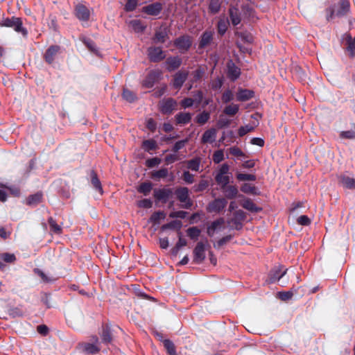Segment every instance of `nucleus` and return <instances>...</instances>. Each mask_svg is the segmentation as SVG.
Wrapping results in <instances>:
<instances>
[{
	"label": "nucleus",
	"instance_id": "ea45409f",
	"mask_svg": "<svg viewBox=\"0 0 355 355\" xmlns=\"http://www.w3.org/2000/svg\"><path fill=\"white\" fill-rule=\"evenodd\" d=\"M182 226V223L180 220H173L169 223L165 224L162 226V230H167V229H176L178 230H180Z\"/></svg>",
	"mask_w": 355,
	"mask_h": 355
},
{
	"label": "nucleus",
	"instance_id": "7ed1b4c3",
	"mask_svg": "<svg viewBox=\"0 0 355 355\" xmlns=\"http://www.w3.org/2000/svg\"><path fill=\"white\" fill-rule=\"evenodd\" d=\"M175 193L177 196L178 200L184 203L183 207L189 209L193 205V202L189 198V191L187 187H179L176 189Z\"/></svg>",
	"mask_w": 355,
	"mask_h": 355
},
{
	"label": "nucleus",
	"instance_id": "5701e85b",
	"mask_svg": "<svg viewBox=\"0 0 355 355\" xmlns=\"http://www.w3.org/2000/svg\"><path fill=\"white\" fill-rule=\"evenodd\" d=\"M168 175V170L166 168H162L157 171H153L150 174V178L157 181L166 178Z\"/></svg>",
	"mask_w": 355,
	"mask_h": 355
},
{
	"label": "nucleus",
	"instance_id": "c03bdc74",
	"mask_svg": "<svg viewBox=\"0 0 355 355\" xmlns=\"http://www.w3.org/2000/svg\"><path fill=\"white\" fill-rule=\"evenodd\" d=\"M229 21L225 19H220L218 21L217 28L218 31L220 35H223L227 30Z\"/></svg>",
	"mask_w": 355,
	"mask_h": 355
},
{
	"label": "nucleus",
	"instance_id": "864d4df0",
	"mask_svg": "<svg viewBox=\"0 0 355 355\" xmlns=\"http://www.w3.org/2000/svg\"><path fill=\"white\" fill-rule=\"evenodd\" d=\"M209 186V183L207 180H202L198 184L193 187V189L196 192H200L205 190Z\"/></svg>",
	"mask_w": 355,
	"mask_h": 355
},
{
	"label": "nucleus",
	"instance_id": "2eb2a0df",
	"mask_svg": "<svg viewBox=\"0 0 355 355\" xmlns=\"http://www.w3.org/2000/svg\"><path fill=\"white\" fill-rule=\"evenodd\" d=\"M240 75L241 69L232 60H230L227 62V76L232 81H235L239 78Z\"/></svg>",
	"mask_w": 355,
	"mask_h": 355
},
{
	"label": "nucleus",
	"instance_id": "0eeeda50",
	"mask_svg": "<svg viewBox=\"0 0 355 355\" xmlns=\"http://www.w3.org/2000/svg\"><path fill=\"white\" fill-rule=\"evenodd\" d=\"M148 58L152 62H159L166 58V54L160 46H150L148 49Z\"/></svg>",
	"mask_w": 355,
	"mask_h": 355
},
{
	"label": "nucleus",
	"instance_id": "09e8293b",
	"mask_svg": "<svg viewBox=\"0 0 355 355\" xmlns=\"http://www.w3.org/2000/svg\"><path fill=\"white\" fill-rule=\"evenodd\" d=\"M239 37L241 39V41L246 43H252L254 42V38L252 35L250 33L247 31L241 32L239 33Z\"/></svg>",
	"mask_w": 355,
	"mask_h": 355
},
{
	"label": "nucleus",
	"instance_id": "7c9ffc66",
	"mask_svg": "<svg viewBox=\"0 0 355 355\" xmlns=\"http://www.w3.org/2000/svg\"><path fill=\"white\" fill-rule=\"evenodd\" d=\"M241 191L245 193H250L257 196L260 195V192L258 191L257 187L248 183L243 184L241 187Z\"/></svg>",
	"mask_w": 355,
	"mask_h": 355
},
{
	"label": "nucleus",
	"instance_id": "774afa93",
	"mask_svg": "<svg viewBox=\"0 0 355 355\" xmlns=\"http://www.w3.org/2000/svg\"><path fill=\"white\" fill-rule=\"evenodd\" d=\"M233 99V94L230 90L225 91L222 96V101L224 103H228Z\"/></svg>",
	"mask_w": 355,
	"mask_h": 355
},
{
	"label": "nucleus",
	"instance_id": "69168bd1",
	"mask_svg": "<svg viewBox=\"0 0 355 355\" xmlns=\"http://www.w3.org/2000/svg\"><path fill=\"white\" fill-rule=\"evenodd\" d=\"M187 215V212L184 211H173L171 212L169 214V217L171 218H184Z\"/></svg>",
	"mask_w": 355,
	"mask_h": 355
},
{
	"label": "nucleus",
	"instance_id": "58836bf2",
	"mask_svg": "<svg viewBox=\"0 0 355 355\" xmlns=\"http://www.w3.org/2000/svg\"><path fill=\"white\" fill-rule=\"evenodd\" d=\"M59 50L58 46H51L46 51L45 55L46 60L51 63L53 61V56L55 55Z\"/></svg>",
	"mask_w": 355,
	"mask_h": 355
},
{
	"label": "nucleus",
	"instance_id": "e433bc0d",
	"mask_svg": "<svg viewBox=\"0 0 355 355\" xmlns=\"http://www.w3.org/2000/svg\"><path fill=\"white\" fill-rule=\"evenodd\" d=\"M213 38V32L211 31H205L202 36L199 44H209Z\"/></svg>",
	"mask_w": 355,
	"mask_h": 355
},
{
	"label": "nucleus",
	"instance_id": "39448f33",
	"mask_svg": "<svg viewBox=\"0 0 355 355\" xmlns=\"http://www.w3.org/2000/svg\"><path fill=\"white\" fill-rule=\"evenodd\" d=\"M246 218L245 213L239 209L234 213L233 218L227 221L228 224L236 230H241L243 227V222Z\"/></svg>",
	"mask_w": 355,
	"mask_h": 355
},
{
	"label": "nucleus",
	"instance_id": "423d86ee",
	"mask_svg": "<svg viewBox=\"0 0 355 355\" xmlns=\"http://www.w3.org/2000/svg\"><path fill=\"white\" fill-rule=\"evenodd\" d=\"M173 192L171 189H155L154 190L153 196L156 200L162 201L165 203L173 196Z\"/></svg>",
	"mask_w": 355,
	"mask_h": 355
},
{
	"label": "nucleus",
	"instance_id": "13d9d810",
	"mask_svg": "<svg viewBox=\"0 0 355 355\" xmlns=\"http://www.w3.org/2000/svg\"><path fill=\"white\" fill-rule=\"evenodd\" d=\"M342 43L343 44H355V37L352 38L349 33H345L342 37Z\"/></svg>",
	"mask_w": 355,
	"mask_h": 355
},
{
	"label": "nucleus",
	"instance_id": "bb28decb",
	"mask_svg": "<svg viewBox=\"0 0 355 355\" xmlns=\"http://www.w3.org/2000/svg\"><path fill=\"white\" fill-rule=\"evenodd\" d=\"M175 117L178 124H186L191 120V114L188 112H180Z\"/></svg>",
	"mask_w": 355,
	"mask_h": 355
},
{
	"label": "nucleus",
	"instance_id": "ddd939ff",
	"mask_svg": "<svg viewBox=\"0 0 355 355\" xmlns=\"http://www.w3.org/2000/svg\"><path fill=\"white\" fill-rule=\"evenodd\" d=\"M229 16L231 23L236 26L241 21V12L237 6L230 5L229 8Z\"/></svg>",
	"mask_w": 355,
	"mask_h": 355
},
{
	"label": "nucleus",
	"instance_id": "c9c22d12",
	"mask_svg": "<svg viewBox=\"0 0 355 355\" xmlns=\"http://www.w3.org/2000/svg\"><path fill=\"white\" fill-rule=\"evenodd\" d=\"M215 179L217 183L221 186L222 189H224L226 186H227L228 183L230 182V177L227 175L217 174Z\"/></svg>",
	"mask_w": 355,
	"mask_h": 355
},
{
	"label": "nucleus",
	"instance_id": "a878e982",
	"mask_svg": "<svg viewBox=\"0 0 355 355\" xmlns=\"http://www.w3.org/2000/svg\"><path fill=\"white\" fill-rule=\"evenodd\" d=\"M225 223V220L222 218L214 221L207 228V233L209 236H212L217 229L220 228Z\"/></svg>",
	"mask_w": 355,
	"mask_h": 355
},
{
	"label": "nucleus",
	"instance_id": "79ce46f5",
	"mask_svg": "<svg viewBox=\"0 0 355 355\" xmlns=\"http://www.w3.org/2000/svg\"><path fill=\"white\" fill-rule=\"evenodd\" d=\"M192 38L189 35H182L175 40L173 44H192Z\"/></svg>",
	"mask_w": 355,
	"mask_h": 355
},
{
	"label": "nucleus",
	"instance_id": "f8f14e48",
	"mask_svg": "<svg viewBox=\"0 0 355 355\" xmlns=\"http://www.w3.org/2000/svg\"><path fill=\"white\" fill-rule=\"evenodd\" d=\"M92 340L94 343H84L83 349L85 352L89 354H96L100 352V348L97 345L99 343L98 338L96 336H92Z\"/></svg>",
	"mask_w": 355,
	"mask_h": 355
},
{
	"label": "nucleus",
	"instance_id": "4d7b16f0",
	"mask_svg": "<svg viewBox=\"0 0 355 355\" xmlns=\"http://www.w3.org/2000/svg\"><path fill=\"white\" fill-rule=\"evenodd\" d=\"M254 129V127L250 125L241 126L239 128V129L238 130V133L240 137H243L245 135H246L247 133L253 131Z\"/></svg>",
	"mask_w": 355,
	"mask_h": 355
},
{
	"label": "nucleus",
	"instance_id": "9b49d317",
	"mask_svg": "<svg viewBox=\"0 0 355 355\" xmlns=\"http://www.w3.org/2000/svg\"><path fill=\"white\" fill-rule=\"evenodd\" d=\"M101 342L106 345L110 344L113 340L112 326L106 324L102 326V331L100 334Z\"/></svg>",
	"mask_w": 355,
	"mask_h": 355
},
{
	"label": "nucleus",
	"instance_id": "5fc2aeb1",
	"mask_svg": "<svg viewBox=\"0 0 355 355\" xmlns=\"http://www.w3.org/2000/svg\"><path fill=\"white\" fill-rule=\"evenodd\" d=\"M209 114L207 112H203L198 114L196 117V122L200 124H205L209 119Z\"/></svg>",
	"mask_w": 355,
	"mask_h": 355
},
{
	"label": "nucleus",
	"instance_id": "6ab92c4d",
	"mask_svg": "<svg viewBox=\"0 0 355 355\" xmlns=\"http://www.w3.org/2000/svg\"><path fill=\"white\" fill-rule=\"evenodd\" d=\"M282 272V267L280 266L273 268L269 273V282L272 283L277 280L280 279L286 273V270Z\"/></svg>",
	"mask_w": 355,
	"mask_h": 355
},
{
	"label": "nucleus",
	"instance_id": "f704fd0d",
	"mask_svg": "<svg viewBox=\"0 0 355 355\" xmlns=\"http://www.w3.org/2000/svg\"><path fill=\"white\" fill-rule=\"evenodd\" d=\"M153 187V184L150 182H145L141 183L137 189L138 192L144 194L145 196L148 195Z\"/></svg>",
	"mask_w": 355,
	"mask_h": 355
},
{
	"label": "nucleus",
	"instance_id": "680f3d73",
	"mask_svg": "<svg viewBox=\"0 0 355 355\" xmlns=\"http://www.w3.org/2000/svg\"><path fill=\"white\" fill-rule=\"evenodd\" d=\"M224 159V154L223 150H217L213 155V160L215 163L218 164Z\"/></svg>",
	"mask_w": 355,
	"mask_h": 355
},
{
	"label": "nucleus",
	"instance_id": "de8ad7c7",
	"mask_svg": "<svg viewBox=\"0 0 355 355\" xmlns=\"http://www.w3.org/2000/svg\"><path fill=\"white\" fill-rule=\"evenodd\" d=\"M342 183L348 189H355V179L344 176L342 178Z\"/></svg>",
	"mask_w": 355,
	"mask_h": 355
},
{
	"label": "nucleus",
	"instance_id": "4c0bfd02",
	"mask_svg": "<svg viewBox=\"0 0 355 355\" xmlns=\"http://www.w3.org/2000/svg\"><path fill=\"white\" fill-rule=\"evenodd\" d=\"M157 147V142L154 139L144 140L142 143V148L146 151L155 150Z\"/></svg>",
	"mask_w": 355,
	"mask_h": 355
},
{
	"label": "nucleus",
	"instance_id": "393cba45",
	"mask_svg": "<svg viewBox=\"0 0 355 355\" xmlns=\"http://www.w3.org/2000/svg\"><path fill=\"white\" fill-rule=\"evenodd\" d=\"M221 0H210L208 6L209 12L211 15L218 13L221 8Z\"/></svg>",
	"mask_w": 355,
	"mask_h": 355
},
{
	"label": "nucleus",
	"instance_id": "a18cd8bd",
	"mask_svg": "<svg viewBox=\"0 0 355 355\" xmlns=\"http://www.w3.org/2000/svg\"><path fill=\"white\" fill-rule=\"evenodd\" d=\"M239 105L236 104H231L227 106L224 110V113L229 116H234L239 112Z\"/></svg>",
	"mask_w": 355,
	"mask_h": 355
},
{
	"label": "nucleus",
	"instance_id": "c756f323",
	"mask_svg": "<svg viewBox=\"0 0 355 355\" xmlns=\"http://www.w3.org/2000/svg\"><path fill=\"white\" fill-rule=\"evenodd\" d=\"M21 315V311L17 307H10L7 311L3 313V318L4 319H8L9 317L16 318Z\"/></svg>",
	"mask_w": 355,
	"mask_h": 355
},
{
	"label": "nucleus",
	"instance_id": "1a4fd4ad",
	"mask_svg": "<svg viewBox=\"0 0 355 355\" xmlns=\"http://www.w3.org/2000/svg\"><path fill=\"white\" fill-rule=\"evenodd\" d=\"M163 9V6L159 2H155L141 8V12L148 15L157 16Z\"/></svg>",
	"mask_w": 355,
	"mask_h": 355
},
{
	"label": "nucleus",
	"instance_id": "4be33fe9",
	"mask_svg": "<svg viewBox=\"0 0 355 355\" xmlns=\"http://www.w3.org/2000/svg\"><path fill=\"white\" fill-rule=\"evenodd\" d=\"M43 200V193L38 191L34 194L28 196L26 198V203L28 206L35 205L40 203Z\"/></svg>",
	"mask_w": 355,
	"mask_h": 355
},
{
	"label": "nucleus",
	"instance_id": "49530a36",
	"mask_svg": "<svg viewBox=\"0 0 355 355\" xmlns=\"http://www.w3.org/2000/svg\"><path fill=\"white\" fill-rule=\"evenodd\" d=\"M187 235L191 239L196 240L200 234V230L197 227H189L187 231Z\"/></svg>",
	"mask_w": 355,
	"mask_h": 355
},
{
	"label": "nucleus",
	"instance_id": "473e14b6",
	"mask_svg": "<svg viewBox=\"0 0 355 355\" xmlns=\"http://www.w3.org/2000/svg\"><path fill=\"white\" fill-rule=\"evenodd\" d=\"M164 346L169 355H178L174 343L169 339L162 340Z\"/></svg>",
	"mask_w": 355,
	"mask_h": 355
},
{
	"label": "nucleus",
	"instance_id": "603ef678",
	"mask_svg": "<svg viewBox=\"0 0 355 355\" xmlns=\"http://www.w3.org/2000/svg\"><path fill=\"white\" fill-rule=\"evenodd\" d=\"M236 178L240 181H254L256 176L252 174L238 173Z\"/></svg>",
	"mask_w": 355,
	"mask_h": 355
},
{
	"label": "nucleus",
	"instance_id": "72a5a7b5",
	"mask_svg": "<svg viewBox=\"0 0 355 355\" xmlns=\"http://www.w3.org/2000/svg\"><path fill=\"white\" fill-rule=\"evenodd\" d=\"M181 62V60L178 57L169 58L166 61L168 68L171 71L178 68L180 66Z\"/></svg>",
	"mask_w": 355,
	"mask_h": 355
},
{
	"label": "nucleus",
	"instance_id": "aec40b11",
	"mask_svg": "<svg viewBox=\"0 0 355 355\" xmlns=\"http://www.w3.org/2000/svg\"><path fill=\"white\" fill-rule=\"evenodd\" d=\"M350 10V3L348 0H340L339 8L336 12V16L341 17L346 15Z\"/></svg>",
	"mask_w": 355,
	"mask_h": 355
},
{
	"label": "nucleus",
	"instance_id": "8fccbe9b",
	"mask_svg": "<svg viewBox=\"0 0 355 355\" xmlns=\"http://www.w3.org/2000/svg\"><path fill=\"white\" fill-rule=\"evenodd\" d=\"M0 259L8 263H13L16 260L15 255L8 252L1 254Z\"/></svg>",
	"mask_w": 355,
	"mask_h": 355
},
{
	"label": "nucleus",
	"instance_id": "e2e57ef3",
	"mask_svg": "<svg viewBox=\"0 0 355 355\" xmlns=\"http://www.w3.org/2000/svg\"><path fill=\"white\" fill-rule=\"evenodd\" d=\"M278 297L283 301H286L288 300L291 299L293 295V292L291 291H282L278 293Z\"/></svg>",
	"mask_w": 355,
	"mask_h": 355
},
{
	"label": "nucleus",
	"instance_id": "6e6552de",
	"mask_svg": "<svg viewBox=\"0 0 355 355\" xmlns=\"http://www.w3.org/2000/svg\"><path fill=\"white\" fill-rule=\"evenodd\" d=\"M177 102L173 98H167L159 102V108L161 112L165 114H171L175 108Z\"/></svg>",
	"mask_w": 355,
	"mask_h": 355
},
{
	"label": "nucleus",
	"instance_id": "412c9836",
	"mask_svg": "<svg viewBox=\"0 0 355 355\" xmlns=\"http://www.w3.org/2000/svg\"><path fill=\"white\" fill-rule=\"evenodd\" d=\"M217 131L215 128H210L206 130L201 138V142L203 144L213 143L216 137Z\"/></svg>",
	"mask_w": 355,
	"mask_h": 355
},
{
	"label": "nucleus",
	"instance_id": "b1692460",
	"mask_svg": "<svg viewBox=\"0 0 355 355\" xmlns=\"http://www.w3.org/2000/svg\"><path fill=\"white\" fill-rule=\"evenodd\" d=\"M241 206L251 211V212H259V211H262V208L261 207H257L254 202L253 201L251 200V199H249V198H247V199H245L243 202L241 203Z\"/></svg>",
	"mask_w": 355,
	"mask_h": 355
},
{
	"label": "nucleus",
	"instance_id": "a19ab883",
	"mask_svg": "<svg viewBox=\"0 0 355 355\" xmlns=\"http://www.w3.org/2000/svg\"><path fill=\"white\" fill-rule=\"evenodd\" d=\"M48 222L51 231L57 234H60L62 233V228L57 224L56 221L52 217H50L48 219Z\"/></svg>",
	"mask_w": 355,
	"mask_h": 355
},
{
	"label": "nucleus",
	"instance_id": "20e7f679",
	"mask_svg": "<svg viewBox=\"0 0 355 355\" xmlns=\"http://www.w3.org/2000/svg\"><path fill=\"white\" fill-rule=\"evenodd\" d=\"M75 16L81 21H88L90 18L89 8L82 3H78L74 8Z\"/></svg>",
	"mask_w": 355,
	"mask_h": 355
},
{
	"label": "nucleus",
	"instance_id": "052dcab7",
	"mask_svg": "<svg viewBox=\"0 0 355 355\" xmlns=\"http://www.w3.org/2000/svg\"><path fill=\"white\" fill-rule=\"evenodd\" d=\"M123 96L126 101L129 102H132L136 98L135 95L128 89L123 90Z\"/></svg>",
	"mask_w": 355,
	"mask_h": 355
},
{
	"label": "nucleus",
	"instance_id": "2f4dec72",
	"mask_svg": "<svg viewBox=\"0 0 355 355\" xmlns=\"http://www.w3.org/2000/svg\"><path fill=\"white\" fill-rule=\"evenodd\" d=\"M91 178H92V183L93 186L98 190L101 195L103 193V190L102 188L101 183L98 178V175L94 171H91Z\"/></svg>",
	"mask_w": 355,
	"mask_h": 355
},
{
	"label": "nucleus",
	"instance_id": "0e129e2a",
	"mask_svg": "<svg viewBox=\"0 0 355 355\" xmlns=\"http://www.w3.org/2000/svg\"><path fill=\"white\" fill-rule=\"evenodd\" d=\"M189 139H185L183 140H180L177 141L175 145L173 146V150L174 152H178L179 150L184 147V146L188 143Z\"/></svg>",
	"mask_w": 355,
	"mask_h": 355
},
{
	"label": "nucleus",
	"instance_id": "4468645a",
	"mask_svg": "<svg viewBox=\"0 0 355 355\" xmlns=\"http://www.w3.org/2000/svg\"><path fill=\"white\" fill-rule=\"evenodd\" d=\"M205 259V246L202 242H199L193 250V261L200 263H202Z\"/></svg>",
	"mask_w": 355,
	"mask_h": 355
},
{
	"label": "nucleus",
	"instance_id": "f3484780",
	"mask_svg": "<svg viewBox=\"0 0 355 355\" xmlns=\"http://www.w3.org/2000/svg\"><path fill=\"white\" fill-rule=\"evenodd\" d=\"M129 26L137 33H142L145 31L147 25L141 19H132L129 22Z\"/></svg>",
	"mask_w": 355,
	"mask_h": 355
},
{
	"label": "nucleus",
	"instance_id": "c85d7f7f",
	"mask_svg": "<svg viewBox=\"0 0 355 355\" xmlns=\"http://www.w3.org/2000/svg\"><path fill=\"white\" fill-rule=\"evenodd\" d=\"M223 189L225 193L226 198L229 199L234 198L239 193L237 187L234 185L226 186Z\"/></svg>",
	"mask_w": 355,
	"mask_h": 355
},
{
	"label": "nucleus",
	"instance_id": "bf43d9fd",
	"mask_svg": "<svg viewBox=\"0 0 355 355\" xmlns=\"http://www.w3.org/2000/svg\"><path fill=\"white\" fill-rule=\"evenodd\" d=\"M161 163V159L158 157H153L148 159L146 161V165L148 168H153L155 166H158Z\"/></svg>",
	"mask_w": 355,
	"mask_h": 355
},
{
	"label": "nucleus",
	"instance_id": "a211bd4d",
	"mask_svg": "<svg viewBox=\"0 0 355 355\" xmlns=\"http://www.w3.org/2000/svg\"><path fill=\"white\" fill-rule=\"evenodd\" d=\"M254 96V92L252 90L239 88L236 93V99L239 101H246Z\"/></svg>",
	"mask_w": 355,
	"mask_h": 355
},
{
	"label": "nucleus",
	"instance_id": "37998d69",
	"mask_svg": "<svg viewBox=\"0 0 355 355\" xmlns=\"http://www.w3.org/2000/svg\"><path fill=\"white\" fill-rule=\"evenodd\" d=\"M187 244V241L182 237H180L177 243L175 244V247L171 249V253L173 255H176L178 253L180 249L182 247L186 246Z\"/></svg>",
	"mask_w": 355,
	"mask_h": 355
},
{
	"label": "nucleus",
	"instance_id": "9d476101",
	"mask_svg": "<svg viewBox=\"0 0 355 355\" xmlns=\"http://www.w3.org/2000/svg\"><path fill=\"white\" fill-rule=\"evenodd\" d=\"M227 203L225 198L216 199L208 205L207 210L209 212L218 213L225 207Z\"/></svg>",
	"mask_w": 355,
	"mask_h": 355
},
{
	"label": "nucleus",
	"instance_id": "f257e3e1",
	"mask_svg": "<svg viewBox=\"0 0 355 355\" xmlns=\"http://www.w3.org/2000/svg\"><path fill=\"white\" fill-rule=\"evenodd\" d=\"M0 27L12 28L17 33L21 34L24 37L28 36V30L23 26V21L20 17L15 16L3 17L0 21Z\"/></svg>",
	"mask_w": 355,
	"mask_h": 355
},
{
	"label": "nucleus",
	"instance_id": "f03ea898",
	"mask_svg": "<svg viewBox=\"0 0 355 355\" xmlns=\"http://www.w3.org/2000/svg\"><path fill=\"white\" fill-rule=\"evenodd\" d=\"M171 28L166 23H162L159 27L155 28V33L152 37L155 43H166L170 38Z\"/></svg>",
	"mask_w": 355,
	"mask_h": 355
},
{
	"label": "nucleus",
	"instance_id": "338daca9",
	"mask_svg": "<svg viewBox=\"0 0 355 355\" xmlns=\"http://www.w3.org/2000/svg\"><path fill=\"white\" fill-rule=\"evenodd\" d=\"M44 304H46L47 308H51L54 304L53 297L51 295H46L44 300Z\"/></svg>",
	"mask_w": 355,
	"mask_h": 355
},
{
	"label": "nucleus",
	"instance_id": "3c124183",
	"mask_svg": "<svg viewBox=\"0 0 355 355\" xmlns=\"http://www.w3.org/2000/svg\"><path fill=\"white\" fill-rule=\"evenodd\" d=\"M138 0H127L124 10L126 12H132L135 10L137 6Z\"/></svg>",
	"mask_w": 355,
	"mask_h": 355
},
{
	"label": "nucleus",
	"instance_id": "dca6fc26",
	"mask_svg": "<svg viewBox=\"0 0 355 355\" xmlns=\"http://www.w3.org/2000/svg\"><path fill=\"white\" fill-rule=\"evenodd\" d=\"M189 73L186 71H180L174 76L173 86L175 88H180L188 77Z\"/></svg>",
	"mask_w": 355,
	"mask_h": 355
},
{
	"label": "nucleus",
	"instance_id": "cd10ccee",
	"mask_svg": "<svg viewBox=\"0 0 355 355\" xmlns=\"http://www.w3.org/2000/svg\"><path fill=\"white\" fill-rule=\"evenodd\" d=\"M201 158L196 157L192 159L187 161V168L191 171H198L201 164Z\"/></svg>",
	"mask_w": 355,
	"mask_h": 355
},
{
	"label": "nucleus",
	"instance_id": "6e6d98bb",
	"mask_svg": "<svg viewBox=\"0 0 355 355\" xmlns=\"http://www.w3.org/2000/svg\"><path fill=\"white\" fill-rule=\"evenodd\" d=\"M165 214L163 211L154 213L150 218V220L155 223H159L161 219H164Z\"/></svg>",
	"mask_w": 355,
	"mask_h": 355
}]
</instances>
